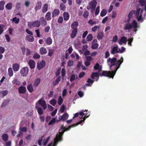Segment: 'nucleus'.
<instances>
[{
    "instance_id": "bf43d9fd",
    "label": "nucleus",
    "mask_w": 146,
    "mask_h": 146,
    "mask_svg": "<svg viewBox=\"0 0 146 146\" xmlns=\"http://www.w3.org/2000/svg\"><path fill=\"white\" fill-rule=\"evenodd\" d=\"M89 13L87 11H84L83 16L84 18H87L89 16Z\"/></svg>"
},
{
    "instance_id": "e2e57ef3",
    "label": "nucleus",
    "mask_w": 146,
    "mask_h": 146,
    "mask_svg": "<svg viewBox=\"0 0 146 146\" xmlns=\"http://www.w3.org/2000/svg\"><path fill=\"white\" fill-rule=\"evenodd\" d=\"M54 50L53 49H50L49 50L48 53V55L49 56H51L53 54Z\"/></svg>"
},
{
    "instance_id": "a878e982",
    "label": "nucleus",
    "mask_w": 146,
    "mask_h": 146,
    "mask_svg": "<svg viewBox=\"0 0 146 146\" xmlns=\"http://www.w3.org/2000/svg\"><path fill=\"white\" fill-rule=\"evenodd\" d=\"M81 44L78 40H77L74 43V46L76 48L78 49L81 47Z\"/></svg>"
},
{
    "instance_id": "e433bc0d",
    "label": "nucleus",
    "mask_w": 146,
    "mask_h": 146,
    "mask_svg": "<svg viewBox=\"0 0 146 146\" xmlns=\"http://www.w3.org/2000/svg\"><path fill=\"white\" fill-rule=\"evenodd\" d=\"M45 17L47 20H50L51 19V13L50 12H47L46 15Z\"/></svg>"
},
{
    "instance_id": "bb28decb",
    "label": "nucleus",
    "mask_w": 146,
    "mask_h": 146,
    "mask_svg": "<svg viewBox=\"0 0 146 146\" xmlns=\"http://www.w3.org/2000/svg\"><path fill=\"white\" fill-rule=\"evenodd\" d=\"M77 29H73L71 35V38H73L76 36L77 32Z\"/></svg>"
},
{
    "instance_id": "c85d7f7f",
    "label": "nucleus",
    "mask_w": 146,
    "mask_h": 146,
    "mask_svg": "<svg viewBox=\"0 0 146 146\" xmlns=\"http://www.w3.org/2000/svg\"><path fill=\"white\" fill-rule=\"evenodd\" d=\"M78 23L77 21L73 22L71 25V27L73 29H77V27L78 26Z\"/></svg>"
},
{
    "instance_id": "49530a36",
    "label": "nucleus",
    "mask_w": 146,
    "mask_h": 146,
    "mask_svg": "<svg viewBox=\"0 0 146 146\" xmlns=\"http://www.w3.org/2000/svg\"><path fill=\"white\" fill-rule=\"evenodd\" d=\"M19 19L17 18V17H15L12 19V22L16 24L19 23Z\"/></svg>"
},
{
    "instance_id": "864d4df0",
    "label": "nucleus",
    "mask_w": 146,
    "mask_h": 146,
    "mask_svg": "<svg viewBox=\"0 0 146 146\" xmlns=\"http://www.w3.org/2000/svg\"><path fill=\"white\" fill-rule=\"evenodd\" d=\"M63 102V99L62 98L61 96H60L59 97V98H58V104L59 105H61Z\"/></svg>"
},
{
    "instance_id": "9d476101",
    "label": "nucleus",
    "mask_w": 146,
    "mask_h": 146,
    "mask_svg": "<svg viewBox=\"0 0 146 146\" xmlns=\"http://www.w3.org/2000/svg\"><path fill=\"white\" fill-rule=\"evenodd\" d=\"M50 138V136H48L46 139H45L43 141L42 139H39L38 142V144L39 145H42L45 146L47 143Z\"/></svg>"
},
{
    "instance_id": "09e8293b",
    "label": "nucleus",
    "mask_w": 146,
    "mask_h": 146,
    "mask_svg": "<svg viewBox=\"0 0 146 146\" xmlns=\"http://www.w3.org/2000/svg\"><path fill=\"white\" fill-rule=\"evenodd\" d=\"M88 23L91 25H92L94 24H96L97 23L95 21H94L92 20H90L88 21Z\"/></svg>"
},
{
    "instance_id": "5701e85b",
    "label": "nucleus",
    "mask_w": 146,
    "mask_h": 146,
    "mask_svg": "<svg viewBox=\"0 0 146 146\" xmlns=\"http://www.w3.org/2000/svg\"><path fill=\"white\" fill-rule=\"evenodd\" d=\"M39 51L40 54L42 55L45 54L47 52L46 48L43 47L40 48Z\"/></svg>"
},
{
    "instance_id": "f257e3e1",
    "label": "nucleus",
    "mask_w": 146,
    "mask_h": 146,
    "mask_svg": "<svg viewBox=\"0 0 146 146\" xmlns=\"http://www.w3.org/2000/svg\"><path fill=\"white\" fill-rule=\"evenodd\" d=\"M117 59L115 58H109L107 60V62L110 66L111 71H105L103 72L105 76L113 78L117 70L119 68L121 64L123 61V58L121 57L116 62Z\"/></svg>"
},
{
    "instance_id": "7ed1b4c3",
    "label": "nucleus",
    "mask_w": 146,
    "mask_h": 146,
    "mask_svg": "<svg viewBox=\"0 0 146 146\" xmlns=\"http://www.w3.org/2000/svg\"><path fill=\"white\" fill-rule=\"evenodd\" d=\"M135 11L132 10L129 14L128 19L124 21L123 28L124 31L133 29L135 34L137 31V29L139 28V26L136 21L135 19H132L131 18L133 15L135 13Z\"/></svg>"
},
{
    "instance_id": "a18cd8bd",
    "label": "nucleus",
    "mask_w": 146,
    "mask_h": 146,
    "mask_svg": "<svg viewBox=\"0 0 146 146\" xmlns=\"http://www.w3.org/2000/svg\"><path fill=\"white\" fill-rule=\"evenodd\" d=\"M92 48L94 49H97L99 46V44L97 43H92Z\"/></svg>"
},
{
    "instance_id": "f3484780",
    "label": "nucleus",
    "mask_w": 146,
    "mask_h": 146,
    "mask_svg": "<svg viewBox=\"0 0 146 146\" xmlns=\"http://www.w3.org/2000/svg\"><path fill=\"white\" fill-rule=\"evenodd\" d=\"M38 104H36V108L37 110L38 113L40 115H41L43 113V111L41 107L38 106Z\"/></svg>"
},
{
    "instance_id": "69168bd1",
    "label": "nucleus",
    "mask_w": 146,
    "mask_h": 146,
    "mask_svg": "<svg viewBox=\"0 0 146 146\" xmlns=\"http://www.w3.org/2000/svg\"><path fill=\"white\" fill-rule=\"evenodd\" d=\"M117 15V13L116 11H113L112 12V17L113 18H114L116 17Z\"/></svg>"
},
{
    "instance_id": "cd10ccee",
    "label": "nucleus",
    "mask_w": 146,
    "mask_h": 146,
    "mask_svg": "<svg viewBox=\"0 0 146 146\" xmlns=\"http://www.w3.org/2000/svg\"><path fill=\"white\" fill-rule=\"evenodd\" d=\"M64 19L65 21L68 20L69 18V15L67 12H64L63 13Z\"/></svg>"
},
{
    "instance_id": "423d86ee",
    "label": "nucleus",
    "mask_w": 146,
    "mask_h": 146,
    "mask_svg": "<svg viewBox=\"0 0 146 146\" xmlns=\"http://www.w3.org/2000/svg\"><path fill=\"white\" fill-rule=\"evenodd\" d=\"M28 26L30 29H32L33 27H39L40 25V22L36 20L34 22H29L28 23Z\"/></svg>"
},
{
    "instance_id": "13d9d810",
    "label": "nucleus",
    "mask_w": 146,
    "mask_h": 146,
    "mask_svg": "<svg viewBox=\"0 0 146 146\" xmlns=\"http://www.w3.org/2000/svg\"><path fill=\"white\" fill-rule=\"evenodd\" d=\"M73 62L71 60H69L67 63V65L69 67L72 66L73 65Z\"/></svg>"
},
{
    "instance_id": "dca6fc26",
    "label": "nucleus",
    "mask_w": 146,
    "mask_h": 146,
    "mask_svg": "<svg viewBox=\"0 0 146 146\" xmlns=\"http://www.w3.org/2000/svg\"><path fill=\"white\" fill-rule=\"evenodd\" d=\"M25 40L29 42H33L34 38L33 35H27L25 37Z\"/></svg>"
},
{
    "instance_id": "8fccbe9b",
    "label": "nucleus",
    "mask_w": 146,
    "mask_h": 146,
    "mask_svg": "<svg viewBox=\"0 0 146 146\" xmlns=\"http://www.w3.org/2000/svg\"><path fill=\"white\" fill-rule=\"evenodd\" d=\"M50 103L53 106H54L56 104V101L55 99H52L50 101Z\"/></svg>"
},
{
    "instance_id": "b1692460",
    "label": "nucleus",
    "mask_w": 146,
    "mask_h": 146,
    "mask_svg": "<svg viewBox=\"0 0 146 146\" xmlns=\"http://www.w3.org/2000/svg\"><path fill=\"white\" fill-rule=\"evenodd\" d=\"M92 60V58L90 56L87 57V60L85 62V65L86 66L89 65L90 64V61Z\"/></svg>"
},
{
    "instance_id": "680f3d73",
    "label": "nucleus",
    "mask_w": 146,
    "mask_h": 146,
    "mask_svg": "<svg viewBox=\"0 0 146 146\" xmlns=\"http://www.w3.org/2000/svg\"><path fill=\"white\" fill-rule=\"evenodd\" d=\"M65 109V107L64 106V105H63L60 107V111L62 113L64 111V110Z\"/></svg>"
},
{
    "instance_id": "774afa93",
    "label": "nucleus",
    "mask_w": 146,
    "mask_h": 146,
    "mask_svg": "<svg viewBox=\"0 0 146 146\" xmlns=\"http://www.w3.org/2000/svg\"><path fill=\"white\" fill-rule=\"evenodd\" d=\"M117 36H115L113 37V38L112 41L114 42H115L117 41Z\"/></svg>"
},
{
    "instance_id": "c756f323",
    "label": "nucleus",
    "mask_w": 146,
    "mask_h": 146,
    "mask_svg": "<svg viewBox=\"0 0 146 146\" xmlns=\"http://www.w3.org/2000/svg\"><path fill=\"white\" fill-rule=\"evenodd\" d=\"M104 36V33L102 32H99L97 36V38L99 40L102 39Z\"/></svg>"
},
{
    "instance_id": "603ef678",
    "label": "nucleus",
    "mask_w": 146,
    "mask_h": 146,
    "mask_svg": "<svg viewBox=\"0 0 146 146\" xmlns=\"http://www.w3.org/2000/svg\"><path fill=\"white\" fill-rule=\"evenodd\" d=\"M8 137V136L7 134H4L2 135L3 139L5 141H6L7 140Z\"/></svg>"
},
{
    "instance_id": "2f4dec72",
    "label": "nucleus",
    "mask_w": 146,
    "mask_h": 146,
    "mask_svg": "<svg viewBox=\"0 0 146 146\" xmlns=\"http://www.w3.org/2000/svg\"><path fill=\"white\" fill-rule=\"evenodd\" d=\"M45 42L47 45H50L52 43V40L51 38L49 37L46 39Z\"/></svg>"
},
{
    "instance_id": "de8ad7c7",
    "label": "nucleus",
    "mask_w": 146,
    "mask_h": 146,
    "mask_svg": "<svg viewBox=\"0 0 146 146\" xmlns=\"http://www.w3.org/2000/svg\"><path fill=\"white\" fill-rule=\"evenodd\" d=\"M93 38L92 35L91 34H89L87 37L86 39L88 41H90L92 40Z\"/></svg>"
},
{
    "instance_id": "0e129e2a",
    "label": "nucleus",
    "mask_w": 146,
    "mask_h": 146,
    "mask_svg": "<svg viewBox=\"0 0 146 146\" xmlns=\"http://www.w3.org/2000/svg\"><path fill=\"white\" fill-rule=\"evenodd\" d=\"M125 49V48L123 47H121V49L119 48V53H122L124 51Z\"/></svg>"
},
{
    "instance_id": "aec40b11",
    "label": "nucleus",
    "mask_w": 146,
    "mask_h": 146,
    "mask_svg": "<svg viewBox=\"0 0 146 146\" xmlns=\"http://www.w3.org/2000/svg\"><path fill=\"white\" fill-rule=\"evenodd\" d=\"M42 6V3L41 1H39L36 4L35 7V9L36 10H39Z\"/></svg>"
},
{
    "instance_id": "2eb2a0df",
    "label": "nucleus",
    "mask_w": 146,
    "mask_h": 146,
    "mask_svg": "<svg viewBox=\"0 0 146 146\" xmlns=\"http://www.w3.org/2000/svg\"><path fill=\"white\" fill-rule=\"evenodd\" d=\"M127 41V39L126 37L123 36L121 37L120 39L118 41V42L120 45H121L123 43L125 44Z\"/></svg>"
},
{
    "instance_id": "1a4fd4ad",
    "label": "nucleus",
    "mask_w": 146,
    "mask_h": 146,
    "mask_svg": "<svg viewBox=\"0 0 146 146\" xmlns=\"http://www.w3.org/2000/svg\"><path fill=\"white\" fill-rule=\"evenodd\" d=\"M29 69L27 67H25L22 68L21 70V74L23 76H26L28 73Z\"/></svg>"
},
{
    "instance_id": "4d7b16f0",
    "label": "nucleus",
    "mask_w": 146,
    "mask_h": 146,
    "mask_svg": "<svg viewBox=\"0 0 146 146\" xmlns=\"http://www.w3.org/2000/svg\"><path fill=\"white\" fill-rule=\"evenodd\" d=\"M58 120L56 121V119L55 118H54L52 119L48 123V125H51L54 123L56 122H57Z\"/></svg>"
},
{
    "instance_id": "f8f14e48",
    "label": "nucleus",
    "mask_w": 146,
    "mask_h": 146,
    "mask_svg": "<svg viewBox=\"0 0 146 146\" xmlns=\"http://www.w3.org/2000/svg\"><path fill=\"white\" fill-rule=\"evenodd\" d=\"M88 110H82L80 111L79 113H77L74 114V115L73 117V119H74L78 116L79 115L82 116L81 118L84 116L85 114H86V112Z\"/></svg>"
},
{
    "instance_id": "338daca9",
    "label": "nucleus",
    "mask_w": 146,
    "mask_h": 146,
    "mask_svg": "<svg viewBox=\"0 0 146 146\" xmlns=\"http://www.w3.org/2000/svg\"><path fill=\"white\" fill-rule=\"evenodd\" d=\"M88 46L87 45H84L82 47V50L83 51H85L87 50Z\"/></svg>"
},
{
    "instance_id": "412c9836",
    "label": "nucleus",
    "mask_w": 146,
    "mask_h": 146,
    "mask_svg": "<svg viewBox=\"0 0 146 146\" xmlns=\"http://www.w3.org/2000/svg\"><path fill=\"white\" fill-rule=\"evenodd\" d=\"M13 68L14 71H18L19 68V65L17 63H15L13 65Z\"/></svg>"
},
{
    "instance_id": "4be33fe9",
    "label": "nucleus",
    "mask_w": 146,
    "mask_h": 146,
    "mask_svg": "<svg viewBox=\"0 0 146 146\" xmlns=\"http://www.w3.org/2000/svg\"><path fill=\"white\" fill-rule=\"evenodd\" d=\"M60 13V11L58 9H54L52 12V17H54L58 16Z\"/></svg>"
},
{
    "instance_id": "58836bf2",
    "label": "nucleus",
    "mask_w": 146,
    "mask_h": 146,
    "mask_svg": "<svg viewBox=\"0 0 146 146\" xmlns=\"http://www.w3.org/2000/svg\"><path fill=\"white\" fill-rule=\"evenodd\" d=\"M5 4V2L3 1H1L0 2V10H3Z\"/></svg>"
},
{
    "instance_id": "c9c22d12",
    "label": "nucleus",
    "mask_w": 146,
    "mask_h": 146,
    "mask_svg": "<svg viewBox=\"0 0 146 146\" xmlns=\"http://www.w3.org/2000/svg\"><path fill=\"white\" fill-rule=\"evenodd\" d=\"M27 88L29 92L30 93H32L34 89L33 86L31 84L29 85L27 87Z\"/></svg>"
},
{
    "instance_id": "72a5a7b5",
    "label": "nucleus",
    "mask_w": 146,
    "mask_h": 146,
    "mask_svg": "<svg viewBox=\"0 0 146 146\" xmlns=\"http://www.w3.org/2000/svg\"><path fill=\"white\" fill-rule=\"evenodd\" d=\"M48 6L46 4H44L43 6L42 11L43 13L46 12L47 11L48 9Z\"/></svg>"
},
{
    "instance_id": "473e14b6",
    "label": "nucleus",
    "mask_w": 146,
    "mask_h": 146,
    "mask_svg": "<svg viewBox=\"0 0 146 146\" xmlns=\"http://www.w3.org/2000/svg\"><path fill=\"white\" fill-rule=\"evenodd\" d=\"M8 94V91L7 90L2 91L0 92V96L4 97Z\"/></svg>"
},
{
    "instance_id": "052dcab7",
    "label": "nucleus",
    "mask_w": 146,
    "mask_h": 146,
    "mask_svg": "<svg viewBox=\"0 0 146 146\" xmlns=\"http://www.w3.org/2000/svg\"><path fill=\"white\" fill-rule=\"evenodd\" d=\"M61 78L60 76H58L57 79L55 81V82H56V83H53V84L54 86L56 85L60 80Z\"/></svg>"
},
{
    "instance_id": "ea45409f",
    "label": "nucleus",
    "mask_w": 146,
    "mask_h": 146,
    "mask_svg": "<svg viewBox=\"0 0 146 146\" xmlns=\"http://www.w3.org/2000/svg\"><path fill=\"white\" fill-rule=\"evenodd\" d=\"M107 11L106 9H104L101 12L100 15L101 16L103 17L105 16L107 14Z\"/></svg>"
},
{
    "instance_id": "4468645a",
    "label": "nucleus",
    "mask_w": 146,
    "mask_h": 146,
    "mask_svg": "<svg viewBox=\"0 0 146 146\" xmlns=\"http://www.w3.org/2000/svg\"><path fill=\"white\" fill-rule=\"evenodd\" d=\"M69 115L67 113H65L62 116L60 115L59 117V120L57 121V122H58L59 121L62 120L63 121L66 120L68 118Z\"/></svg>"
},
{
    "instance_id": "393cba45",
    "label": "nucleus",
    "mask_w": 146,
    "mask_h": 146,
    "mask_svg": "<svg viewBox=\"0 0 146 146\" xmlns=\"http://www.w3.org/2000/svg\"><path fill=\"white\" fill-rule=\"evenodd\" d=\"M20 131H19V133L17 135V137H19L20 134L21 133V131L25 132L27 131V129L26 127H21L20 128Z\"/></svg>"
},
{
    "instance_id": "6e6552de",
    "label": "nucleus",
    "mask_w": 146,
    "mask_h": 146,
    "mask_svg": "<svg viewBox=\"0 0 146 146\" xmlns=\"http://www.w3.org/2000/svg\"><path fill=\"white\" fill-rule=\"evenodd\" d=\"M36 104H38V106H39L40 105L44 110H45L47 108L46 101L42 98L39 100Z\"/></svg>"
},
{
    "instance_id": "a211bd4d",
    "label": "nucleus",
    "mask_w": 146,
    "mask_h": 146,
    "mask_svg": "<svg viewBox=\"0 0 146 146\" xmlns=\"http://www.w3.org/2000/svg\"><path fill=\"white\" fill-rule=\"evenodd\" d=\"M28 63L31 68L33 69L35 68V62L34 60H30L29 61Z\"/></svg>"
},
{
    "instance_id": "c03bdc74",
    "label": "nucleus",
    "mask_w": 146,
    "mask_h": 146,
    "mask_svg": "<svg viewBox=\"0 0 146 146\" xmlns=\"http://www.w3.org/2000/svg\"><path fill=\"white\" fill-rule=\"evenodd\" d=\"M100 27V25L95 26L92 28V31L93 32H95L97 30H98Z\"/></svg>"
},
{
    "instance_id": "7c9ffc66",
    "label": "nucleus",
    "mask_w": 146,
    "mask_h": 146,
    "mask_svg": "<svg viewBox=\"0 0 146 146\" xmlns=\"http://www.w3.org/2000/svg\"><path fill=\"white\" fill-rule=\"evenodd\" d=\"M94 81L92 80L91 79L89 78L87 81V82L88 83L87 84H86L84 86V88L86 86H91L90 84V83L92 84L94 82Z\"/></svg>"
},
{
    "instance_id": "39448f33",
    "label": "nucleus",
    "mask_w": 146,
    "mask_h": 146,
    "mask_svg": "<svg viewBox=\"0 0 146 146\" xmlns=\"http://www.w3.org/2000/svg\"><path fill=\"white\" fill-rule=\"evenodd\" d=\"M94 68L95 70H98V73L94 72L92 74L91 78L92 79H94L95 77H98L99 75L100 76H104L103 73V72H104V71H102L101 70V66H100L98 63H97L94 66Z\"/></svg>"
},
{
    "instance_id": "20e7f679",
    "label": "nucleus",
    "mask_w": 146,
    "mask_h": 146,
    "mask_svg": "<svg viewBox=\"0 0 146 146\" xmlns=\"http://www.w3.org/2000/svg\"><path fill=\"white\" fill-rule=\"evenodd\" d=\"M139 3L142 6H144V9H141L140 8H138L136 11V16L138 21L142 22L145 19L146 15V0H139Z\"/></svg>"
},
{
    "instance_id": "37998d69",
    "label": "nucleus",
    "mask_w": 146,
    "mask_h": 146,
    "mask_svg": "<svg viewBox=\"0 0 146 146\" xmlns=\"http://www.w3.org/2000/svg\"><path fill=\"white\" fill-rule=\"evenodd\" d=\"M12 7V4L11 3H7L6 5V8L8 10L11 9Z\"/></svg>"
},
{
    "instance_id": "6e6d98bb",
    "label": "nucleus",
    "mask_w": 146,
    "mask_h": 146,
    "mask_svg": "<svg viewBox=\"0 0 146 146\" xmlns=\"http://www.w3.org/2000/svg\"><path fill=\"white\" fill-rule=\"evenodd\" d=\"M60 7L61 9L63 11H64L66 9V7L63 3H61L60 5Z\"/></svg>"
},
{
    "instance_id": "79ce46f5",
    "label": "nucleus",
    "mask_w": 146,
    "mask_h": 146,
    "mask_svg": "<svg viewBox=\"0 0 146 146\" xmlns=\"http://www.w3.org/2000/svg\"><path fill=\"white\" fill-rule=\"evenodd\" d=\"M40 79L37 78L36 79L34 83V85L35 86H37L40 83Z\"/></svg>"
},
{
    "instance_id": "f03ea898",
    "label": "nucleus",
    "mask_w": 146,
    "mask_h": 146,
    "mask_svg": "<svg viewBox=\"0 0 146 146\" xmlns=\"http://www.w3.org/2000/svg\"><path fill=\"white\" fill-rule=\"evenodd\" d=\"M90 115V113L88 112L85 115L82 120L77 123L76 124H74L69 126L68 128H66L63 126H62L61 129L59 130V132L56 135V138L54 139V143L51 142L47 146H56L58 142L62 140V135L65 131H68L71 127H75L78 124H81L84 121L86 118L88 117Z\"/></svg>"
},
{
    "instance_id": "a19ab883",
    "label": "nucleus",
    "mask_w": 146,
    "mask_h": 146,
    "mask_svg": "<svg viewBox=\"0 0 146 146\" xmlns=\"http://www.w3.org/2000/svg\"><path fill=\"white\" fill-rule=\"evenodd\" d=\"M5 29V26L3 25H0V35L2 33L4 30Z\"/></svg>"
},
{
    "instance_id": "f704fd0d",
    "label": "nucleus",
    "mask_w": 146,
    "mask_h": 146,
    "mask_svg": "<svg viewBox=\"0 0 146 146\" xmlns=\"http://www.w3.org/2000/svg\"><path fill=\"white\" fill-rule=\"evenodd\" d=\"M14 84L19 85L21 84V82L20 81L17 79H14L12 82Z\"/></svg>"
},
{
    "instance_id": "6ab92c4d",
    "label": "nucleus",
    "mask_w": 146,
    "mask_h": 146,
    "mask_svg": "<svg viewBox=\"0 0 146 146\" xmlns=\"http://www.w3.org/2000/svg\"><path fill=\"white\" fill-rule=\"evenodd\" d=\"M19 92L21 94H24L26 91V88L25 87L23 86H21L19 88Z\"/></svg>"
},
{
    "instance_id": "0eeeda50",
    "label": "nucleus",
    "mask_w": 146,
    "mask_h": 146,
    "mask_svg": "<svg viewBox=\"0 0 146 146\" xmlns=\"http://www.w3.org/2000/svg\"><path fill=\"white\" fill-rule=\"evenodd\" d=\"M97 1L96 0H92L89 3L88 6L87 7L88 9H92L94 10L97 5Z\"/></svg>"
},
{
    "instance_id": "9b49d317",
    "label": "nucleus",
    "mask_w": 146,
    "mask_h": 146,
    "mask_svg": "<svg viewBox=\"0 0 146 146\" xmlns=\"http://www.w3.org/2000/svg\"><path fill=\"white\" fill-rule=\"evenodd\" d=\"M110 52L111 54H113L116 53H119L118 46L115 45L114 46L111 47Z\"/></svg>"
},
{
    "instance_id": "4c0bfd02",
    "label": "nucleus",
    "mask_w": 146,
    "mask_h": 146,
    "mask_svg": "<svg viewBox=\"0 0 146 146\" xmlns=\"http://www.w3.org/2000/svg\"><path fill=\"white\" fill-rule=\"evenodd\" d=\"M8 74L9 76L11 77L13 75V71L11 68H9L8 69Z\"/></svg>"
},
{
    "instance_id": "3c124183",
    "label": "nucleus",
    "mask_w": 146,
    "mask_h": 146,
    "mask_svg": "<svg viewBox=\"0 0 146 146\" xmlns=\"http://www.w3.org/2000/svg\"><path fill=\"white\" fill-rule=\"evenodd\" d=\"M133 40V38H131L128 39V44L130 46H132L131 43H132Z\"/></svg>"
},
{
    "instance_id": "5fc2aeb1",
    "label": "nucleus",
    "mask_w": 146,
    "mask_h": 146,
    "mask_svg": "<svg viewBox=\"0 0 146 146\" xmlns=\"http://www.w3.org/2000/svg\"><path fill=\"white\" fill-rule=\"evenodd\" d=\"M100 6H98L96 7L95 13V14L96 15H98L99 14L100 12Z\"/></svg>"
},
{
    "instance_id": "ddd939ff",
    "label": "nucleus",
    "mask_w": 146,
    "mask_h": 146,
    "mask_svg": "<svg viewBox=\"0 0 146 146\" xmlns=\"http://www.w3.org/2000/svg\"><path fill=\"white\" fill-rule=\"evenodd\" d=\"M45 66V63L44 61H42L37 63V68L39 70Z\"/></svg>"
}]
</instances>
